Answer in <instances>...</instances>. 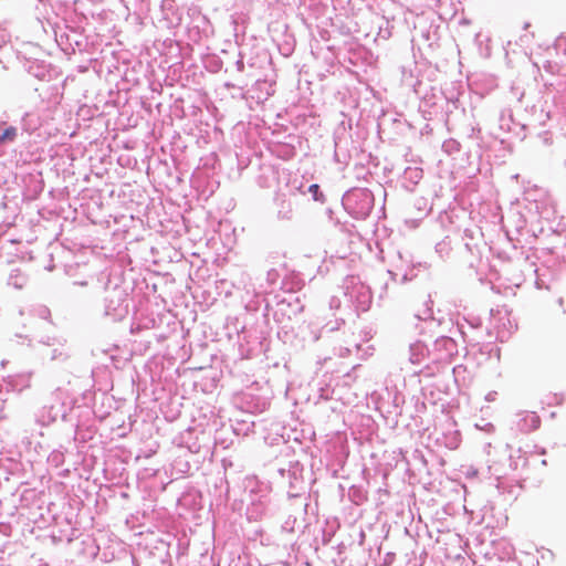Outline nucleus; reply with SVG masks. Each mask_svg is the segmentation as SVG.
Masks as SVG:
<instances>
[{"mask_svg":"<svg viewBox=\"0 0 566 566\" xmlns=\"http://www.w3.org/2000/svg\"><path fill=\"white\" fill-rule=\"evenodd\" d=\"M17 137V129L14 127L7 128L0 136V143L12 142Z\"/></svg>","mask_w":566,"mask_h":566,"instance_id":"obj_1","label":"nucleus"},{"mask_svg":"<svg viewBox=\"0 0 566 566\" xmlns=\"http://www.w3.org/2000/svg\"><path fill=\"white\" fill-rule=\"evenodd\" d=\"M308 191L312 193L314 200L318 201L323 199V193L321 192L318 185H311Z\"/></svg>","mask_w":566,"mask_h":566,"instance_id":"obj_2","label":"nucleus"}]
</instances>
